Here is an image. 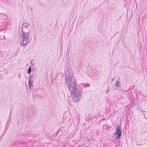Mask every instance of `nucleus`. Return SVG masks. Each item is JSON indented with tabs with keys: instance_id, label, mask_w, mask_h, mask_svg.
<instances>
[{
	"instance_id": "obj_3",
	"label": "nucleus",
	"mask_w": 147,
	"mask_h": 147,
	"mask_svg": "<svg viewBox=\"0 0 147 147\" xmlns=\"http://www.w3.org/2000/svg\"><path fill=\"white\" fill-rule=\"evenodd\" d=\"M116 133L117 134L116 139H118L121 136L122 133L121 127L119 126H117L116 129Z\"/></svg>"
},
{
	"instance_id": "obj_2",
	"label": "nucleus",
	"mask_w": 147,
	"mask_h": 147,
	"mask_svg": "<svg viewBox=\"0 0 147 147\" xmlns=\"http://www.w3.org/2000/svg\"><path fill=\"white\" fill-rule=\"evenodd\" d=\"M29 26V23H24L22 25L21 31L20 33V37L21 38L20 45L21 46H23L24 49L27 45L29 44L30 41L29 36L30 31Z\"/></svg>"
},
{
	"instance_id": "obj_13",
	"label": "nucleus",
	"mask_w": 147,
	"mask_h": 147,
	"mask_svg": "<svg viewBox=\"0 0 147 147\" xmlns=\"http://www.w3.org/2000/svg\"><path fill=\"white\" fill-rule=\"evenodd\" d=\"M8 121H7V122L6 125L7 124V123H8Z\"/></svg>"
},
{
	"instance_id": "obj_5",
	"label": "nucleus",
	"mask_w": 147,
	"mask_h": 147,
	"mask_svg": "<svg viewBox=\"0 0 147 147\" xmlns=\"http://www.w3.org/2000/svg\"><path fill=\"white\" fill-rule=\"evenodd\" d=\"M15 144L16 145H18L17 147H23L25 145V144L23 143L22 142H20V141L16 142Z\"/></svg>"
},
{
	"instance_id": "obj_11",
	"label": "nucleus",
	"mask_w": 147,
	"mask_h": 147,
	"mask_svg": "<svg viewBox=\"0 0 147 147\" xmlns=\"http://www.w3.org/2000/svg\"><path fill=\"white\" fill-rule=\"evenodd\" d=\"M146 48H147V42L146 43Z\"/></svg>"
},
{
	"instance_id": "obj_6",
	"label": "nucleus",
	"mask_w": 147,
	"mask_h": 147,
	"mask_svg": "<svg viewBox=\"0 0 147 147\" xmlns=\"http://www.w3.org/2000/svg\"><path fill=\"white\" fill-rule=\"evenodd\" d=\"M34 76V75H30L29 76L28 78V80H31V81H34L35 80Z\"/></svg>"
},
{
	"instance_id": "obj_8",
	"label": "nucleus",
	"mask_w": 147,
	"mask_h": 147,
	"mask_svg": "<svg viewBox=\"0 0 147 147\" xmlns=\"http://www.w3.org/2000/svg\"><path fill=\"white\" fill-rule=\"evenodd\" d=\"M120 84V82L118 81H116V82H115V86L117 87H119Z\"/></svg>"
},
{
	"instance_id": "obj_1",
	"label": "nucleus",
	"mask_w": 147,
	"mask_h": 147,
	"mask_svg": "<svg viewBox=\"0 0 147 147\" xmlns=\"http://www.w3.org/2000/svg\"><path fill=\"white\" fill-rule=\"evenodd\" d=\"M65 84L71 92V96L73 101L78 102L82 97V89L90 87V84H82L77 86L72 70L71 68L68 67H67L65 71Z\"/></svg>"
},
{
	"instance_id": "obj_9",
	"label": "nucleus",
	"mask_w": 147,
	"mask_h": 147,
	"mask_svg": "<svg viewBox=\"0 0 147 147\" xmlns=\"http://www.w3.org/2000/svg\"><path fill=\"white\" fill-rule=\"evenodd\" d=\"M32 69L31 66H30L28 69V74H30L31 71Z\"/></svg>"
},
{
	"instance_id": "obj_7",
	"label": "nucleus",
	"mask_w": 147,
	"mask_h": 147,
	"mask_svg": "<svg viewBox=\"0 0 147 147\" xmlns=\"http://www.w3.org/2000/svg\"><path fill=\"white\" fill-rule=\"evenodd\" d=\"M33 82L32 81H31V80H28V85L29 87L30 88H31L33 86Z\"/></svg>"
},
{
	"instance_id": "obj_4",
	"label": "nucleus",
	"mask_w": 147,
	"mask_h": 147,
	"mask_svg": "<svg viewBox=\"0 0 147 147\" xmlns=\"http://www.w3.org/2000/svg\"><path fill=\"white\" fill-rule=\"evenodd\" d=\"M5 32V31L4 29H2L0 30V40L3 39L4 38H5V37L2 34H4Z\"/></svg>"
},
{
	"instance_id": "obj_12",
	"label": "nucleus",
	"mask_w": 147,
	"mask_h": 147,
	"mask_svg": "<svg viewBox=\"0 0 147 147\" xmlns=\"http://www.w3.org/2000/svg\"><path fill=\"white\" fill-rule=\"evenodd\" d=\"M5 22H7V21H5Z\"/></svg>"
},
{
	"instance_id": "obj_10",
	"label": "nucleus",
	"mask_w": 147,
	"mask_h": 147,
	"mask_svg": "<svg viewBox=\"0 0 147 147\" xmlns=\"http://www.w3.org/2000/svg\"><path fill=\"white\" fill-rule=\"evenodd\" d=\"M11 117H10V119H9V124H9L10 123V120H11Z\"/></svg>"
}]
</instances>
